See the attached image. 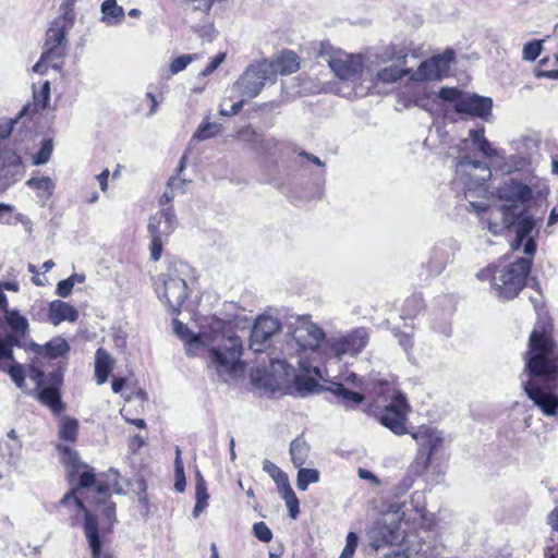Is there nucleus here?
<instances>
[{
	"instance_id": "nucleus-39",
	"label": "nucleus",
	"mask_w": 558,
	"mask_h": 558,
	"mask_svg": "<svg viewBox=\"0 0 558 558\" xmlns=\"http://www.w3.org/2000/svg\"><path fill=\"white\" fill-rule=\"evenodd\" d=\"M410 72L408 69H401L399 65L392 64L378 71L376 77L379 82L390 84L410 74Z\"/></svg>"
},
{
	"instance_id": "nucleus-3",
	"label": "nucleus",
	"mask_w": 558,
	"mask_h": 558,
	"mask_svg": "<svg viewBox=\"0 0 558 558\" xmlns=\"http://www.w3.org/2000/svg\"><path fill=\"white\" fill-rule=\"evenodd\" d=\"M119 480L120 474L112 469L99 478H96L92 470H86L80 475L78 485L66 493L59 501V505L72 507L73 510L82 512L84 525L87 518H92L98 529L97 520L87 509L85 501L95 504L97 510L111 523L116 521V505L110 500L111 493H123Z\"/></svg>"
},
{
	"instance_id": "nucleus-2",
	"label": "nucleus",
	"mask_w": 558,
	"mask_h": 558,
	"mask_svg": "<svg viewBox=\"0 0 558 558\" xmlns=\"http://www.w3.org/2000/svg\"><path fill=\"white\" fill-rule=\"evenodd\" d=\"M225 325V320L215 316L204 317L199 331L194 332L180 320H173V330L185 342L186 353L201 355L208 352L209 366L217 369L222 380H227L226 375L234 376L238 373L242 354V342L236 336L223 337L220 344L208 348L222 335Z\"/></svg>"
},
{
	"instance_id": "nucleus-32",
	"label": "nucleus",
	"mask_w": 558,
	"mask_h": 558,
	"mask_svg": "<svg viewBox=\"0 0 558 558\" xmlns=\"http://www.w3.org/2000/svg\"><path fill=\"white\" fill-rule=\"evenodd\" d=\"M102 21L108 25L121 23L124 17V10L117 3V0H105L101 3Z\"/></svg>"
},
{
	"instance_id": "nucleus-11",
	"label": "nucleus",
	"mask_w": 558,
	"mask_h": 558,
	"mask_svg": "<svg viewBox=\"0 0 558 558\" xmlns=\"http://www.w3.org/2000/svg\"><path fill=\"white\" fill-rule=\"evenodd\" d=\"M271 71V65L267 60L251 63L233 84L232 92L241 95L245 99L257 97L266 82L274 81Z\"/></svg>"
},
{
	"instance_id": "nucleus-4",
	"label": "nucleus",
	"mask_w": 558,
	"mask_h": 558,
	"mask_svg": "<svg viewBox=\"0 0 558 558\" xmlns=\"http://www.w3.org/2000/svg\"><path fill=\"white\" fill-rule=\"evenodd\" d=\"M532 258L521 257L506 267L487 266L481 269L476 277L481 281L490 283L492 292L500 300L515 298L525 286L526 277L530 274Z\"/></svg>"
},
{
	"instance_id": "nucleus-42",
	"label": "nucleus",
	"mask_w": 558,
	"mask_h": 558,
	"mask_svg": "<svg viewBox=\"0 0 558 558\" xmlns=\"http://www.w3.org/2000/svg\"><path fill=\"white\" fill-rule=\"evenodd\" d=\"M78 423L76 420L63 416L59 424L60 438L65 441H74L77 435Z\"/></svg>"
},
{
	"instance_id": "nucleus-20",
	"label": "nucleus",
	"mask_w": 558,
	"mask_h": 558,
	"mask_svg": "<svg viewBox=\"0 0 558 558\" xmlns=\"http://www.w3.org/2000/svg\"><path fill=\"white\" fill-rule=\"evenodd\" d=\"M456 175L465 185H482L490 179L492 172L483 161L463 156L456 165Z\"/></svg>"
},
{
	"instance_id": "nucleus-12",
	"label": "nucleus",
	"mask_w": 558,
	"mask_h": 558,
	"mask_svg": "<svg viewBox=\"0 0 558 558\" xmlns=\"http://www.w3.org/2000/svg\"><path fill=\"white\" fill-rule=\"evenodd\" d=\"M468 209L477 214H486L485 217H482L481 222L485 225L494 235H498L502 231L510 229L515 225L519 218V216L505 207L501 203L490 206L486 201H469Z\"/></svg>"
},
{
	"instance_id": "nucleus-13",
	"label": "nucleus",
	"mask_w": 558,
	"mask_h": 558,
	"mask_svg": "<svg viewBox=\"0 0 558 558\" xmlns=\"http://www.w3.org/2000/svg\"><path fill=\"white\" fill-rule=\"evenodd\" d=\"M177 226L173 207L169 206L157 211L149 221L148 231L151 238L150 258L158 260L165 241L172 234Z\"/></svg>"
},
{
	"instance_id": "nucleus-37",
	"label": "nucleus",
	"mask_w": 558,
	"mask_h": 558,
	"mask_svg": "<svg viewBox=\"0 0 558 558\" xmlns=\"http://www.w3.org/2000/svg\"><path fill=\"white\" fill-rule=\"evenodd\" d=\"M38 399L43 404L49 407L56 413L63 409L60 393L53 387H47L40 390L38 393Z\"/></svg>"
},
{
	"instance_id": "nucleus-18",
	"label": "nucleus",
	"mask_w": 558,
	"mask_h": 558,
	"mask_svg": "<svg viewBox=\"0 0 558 558\" xmlns=\"http://www.w3.org/2000/svg\"><path fill=\"white\" fill-rule=\"evenodd\" d=\"M515 223V239L511 243V248L517 251L522 246L524 254L532 258L536 251L535 236L538 231H535V227L537 219L534 216L525 215L524 213L518 218Z\"/></svg>"
},
{
	"instance_id": "nucleus-14",
	"label": "nucleus",
	"mask_w": 558,
	"mask_h": 558,
	"mask_svg": "<svg viewBox=\"0 0 558 558\" xmlns=\"http://www.w3.org/2000/svg\"><path fill=\"white\" fill-rule=\"evenodd\" d=\"M320 58L328 63L339 78L345 81L355 78L363 68L360 56L349 54L329 44L322 45Z\"/></svg>"
},
{
	"instance_id": "nucleus-44",
	"label": "nucleus",
	"mask_w": 558,
	"mask_h": 558,
	"mask_svg": "<svg viewBox=\"0 0 558 558\" xmlns=\"http://www.w3.org/2000/svg\"><path fill=\"white\" fill-rule=\"evenodd\" d=\"M239 137L242 141L251 143L255 148L266 150L270 141H265L253 129L244 128L239 132Z\"/></svg>"
},
{
	"instance_id": "nucleus-41",
	"label": "nucleus",
	"mask_w": 558,
	"mask_h": 558,
	"mask_svg": "<svg viewBox=\"0 0 558 558\" xmlns=\"http://www.w3.org/2000/svg\"><path fill=\"white\" fill-rule=\"evenodd\" d=\"M221 132V125L218 123H213L209 121L202 122L195 133L193 134L192 140L202 142L217 136Z\"/></svg>"
},
{
	"instance_id": "nucleus-58",
	"label": "nucleus",
	"mask_w": 558,
	"mask_h": 558,
	"mask_svg": "<svg viewBox=\"0 0 558 558\" xmlns=\"http://www.w3.org/2000/svg\"><path fill=\"white\" fill-rule=\"evenodd\" d=\"M15 122L16 120L10 118L0 119V143L11 135Z\"/></svg>"
},
{
	"instance_id": "nucleus-29",
	"label": "nucleus",
	"mask_w": 558,
	"mask_h": 558,
	"mask_svg": "<svg viewBox=\"0 0 558 558\" xmlns=\"http://www.w3.org/2000/svg\"><path fill=\"white\" fill-rule=\"evenodd\" d=\"M289 452L293 465L295 468H300L306 463L310 457L311 447L304 439L303 435H300L291 441Z\"/></svg>"
},
{
	"instance_id": "nucleus-36",
	"label": "nucleus",
	"mask_w": 558,
	"mask_h": 558,
	"mask_svg": "<svg viewBox=\"0 0 558 558\" xmlns=\"http://www.w3.org/2000/svg\"><path fill=\"white\" fill-rule=\"evenodd\" d=\"M331 391L345 407H353L363 401L364 397L361 393L347 389L342 384H336Z\"/></svg>"
},
{
	"instance_id": "nucleus-38",
	"label": "nucleus",
	"mask_w": 558,
	"mask_h": 558,
	"mask_svg": "<svg viewBox=\"0 0 558 558\" xmlns=\"http://www.w3.org/2000/svg\"><path fill=\"white\" fill-rule=\"evenodd\" d=\"M409 49L405 46L388 45L381 53L383 61H397L399 64H405Z\"/></svg>"
},
{
	"instance_id": "nucleus-63",
	"label": "nucleus",
	"mask_w": 558,
	"mask_h": 558,
	"mask_svg": "<svg viewBox=\"0 0 558 558\" xmlns=\"http://www.w3.org/2000/svg\"><path fill=\"white\" fill-rule=\"evenodd\" d=\"M476 147L486 157L499 156V153L492 147V144L486 138L481 140Z\"/></svg>"
},
{
	"instance_id": "nucleus-60",
	"label": "nucleus",
	"mask_w": 558,
	"mask_h": 558,
	"mask_svg": "<svg viewBox=\"0 0 558 558\" xmlns=\"http://www.w3.org/2000/svg\"><path fill=\"white\" fill-rule=\"evenodd\" d=\"M411 520L413 521V523L420 521L418 525L421 527H428L430 525V520L427 519V513L424 508L416 507L414 509V515L411 518Z\"/></svg>"
},
{
	"instance_id": "nucleus-49",
	"label": "nucleus",
	"mask_w": 558,
	"mask_h": 558,
	"mask_svg": "<svg viewBox=\"0 0 558 558\" xmlns=\"http://www.w3.org/2000/svg\"><path fill=\"white\" fill-rule=\"evenodd\" d=\"M53 143L51 140L44 141L39 151L34 156L33 162L36 166L45 165L51 157Z\"/></svg>"
},
{
	"instance_id": "nucleus-35",
	"label": "nucleus",
	"mask_w": 558,
	"mask_h": 558,
	"mask_svg": "<svg viewBox=\"0 0 558 558\" xmlns=\"http://www.w3.org/2000/svg\"><path fill=\"white\" fill-rule=\"evenodd\" d=\"M26 184L37 192V196L41 198H49L54 191L56 183L49 177L31 178Z\"/></svg>"
},
{
	"instance_id": "nucleus-22",
	"label": "nucleus",
	"mask_w": 558,
	"mask_h": 558,
	"mask_svg": "<svg viewBox=\"0 0 558 558\" xmlns=\"http://www.w3.org/2000/svg\"><path fill=\"white\" fill-rule=\"evenodd\" d=\"M280 329V324L272 316H259L253 326L251 332V348L256 351H263L264 343Z\"/></svg>"
},
{
	"instance_id": "nucleus-51",
	"label": "nucleus",
	"mask_w": 558,
	"mask_h": 558,
	"mask_svg": "<svg viewBox=\"0 0 558 558\" xmlns=\"http://www.w3.org/2000/svg\"><path fill=\"white\" fill-rule=\"evenodd\" d=\"M61 15L54 19L52 23L57 26H63V28L70 31L75 21L74 10L72 8H61Z\"/></svg>"
},
{
	"instance_id": "nucleus-54",
	"label": "nucleus",
	"mask_w": 558,
	"mask_h": 558,
	"mask_svg": "<svg viewBox=\"0 0 558 558\" xmlns=\"http://www.w3.org/2000/svg\"><path fill=\"white\" fill-rule=\"evenodd\" d=\"M253 532L256 538L264 543H268L272 538V532L265 522H257L253 525Z\"/></svg>"
},
{
	"instance_id": "nucleus-5",
	"label": "nucleus",
	"mask_w": 558,
	"mask_h": 558,
	"mask_svg": "<svg viewBox=\"0 0 558 558\" xmlns=\"http://www.w3.org/2000/svg\"><path fill=\"white\" fill-rule=\"evenodd\" d=\"M405 513L400 515L399 510L386 512L369 531V538L375 549L386 545H395L410 537L409 520H403Z\"/></svg>"
},
{
	"instance_id": "nucleus-10",
	"label": "nucleus",
	"mask_w": 558,
	"mask_h": 558,
	"mask_svg": "<svg viewBox=\"0 0 558 558\" xmlns=\"http://www.w3.org/2000/svg\"><path fill=\"white\" fill-rule=\"evenodd\" d=\"M70 31L63 26H57L51 22L47 31L44 52L39 61L33 66L36 73H43L48 65L52 69L60 70L66 53V35Z\"/></svg>"
},
{
	"instance_id": "nucleus-24",
	"label": "nucleus",
	"mask_w": 558,
	"mask_h": 558,
	"mask_svg": "<svg viewBox=\"0 0 558 558\" xmlns=\"http://www.w3.org/2000/svg\"><path fill=\"white\" fill-rule=\"evenodd\" d=\"M77 318L78 312L69 303L61 300L50 302L48 319L52 325L58 326L62 322L74 323Z\"/></svg>"
},
{
	"instance_id": "nucleus-6",
	"label": "nucleus",
	"mask_w": 558,
	"mask_h": 558,
	"mask_svg": "<svg viewBox=\"0 0 558 558\" xmlns=\"http://www.w3.org/2000/svg\"><path fill=\"white\" fill-rule=\"evenodd\" d=\"M380 393L384 395L387 403L376 412V418L396 435L407 434L409 404L405 397L389 385L385 386Z\"/></svg>"
},
{
	"instance_id": "nucleus-19",
	"label": "nucleus",
	"mask_w": 558,
	"mask_h": 558,
	"mask_svg": "<svg viewBox=\"0 0 558 558\" xmlns=\"http://www.w3.org/2000/svg\"><path fill=\"white\" fill-rule=\"evenodd\" d=\"M21 157L13 150L0 149V191L4 192L24 175Z\"/></svg>"
},
{
	"instance_id": "nucleus-46",
	"label": "nucleus",
	"mask_w": 558,
	"mask_h": 558,
	"mask_svg": "<svg viewBox=\"0 0 558 558\" xmlns=\"http://www.w3.org/2000/svg\"><path fill=\"white\" fill-rule=\"evenodd\" d=\"M23 216L15 214V207L11 204L0 203V223L1 225H14L22 221Z\"/></svg>"
},
{
	"instance_id": "nucleus-43",
	"label": "nucleus",
	"mask_w": 558,
	"mask_h": 558,
	"mask_svg": "<svg viewBox=\"0 0 558 558\" xmlns=\"http://www.w3.org/2000/svg\"><path fill=\"white\" fill-rule=\"evenodd\" d=\"M14 343H17V340L13 336H8L4 339L0 338V369L14 360L12 350Z\"/></svg>"
},
{
	"instance_id": "nucleus-33",
	"label": "nucleus",
	"mask_w": 558,
	"mask_h": 558,
	"mask_svg": "<svg viewBox=\"0 0 558 558\" xmlns=\"http://www.w3.org/2000/svg\"><path fill=\"white\" fill-rule=\"evenodd\" d=\"M195 498L196 504L193 509V517L197 518L208 506L209 495L207 493L206 482L199 471L196 472Z\"/></svg>"
},
{
	"instance_id": "nucleus-30",
	"label": "nucleus",
	"mask_w": 558,
	"mask_h": 558,
	"mask_svg": "<svg viewBox=\"0 0 558 558\" xmlns=\"http://www.w3.org/2000/svg\"><path fill=\"white\" fill-rule=\"evenodd\" d=\"M22 441L0 440V460L9 465H17L22 458Z\"/></svg>"
},
{
	"instance_id": "nucleus-57",
	"label": "nucleus",
	"mask_w": 558,
	"mask_h": 558,
	"mask_svg": "<svg viewBox=\"0 0 558 558\" xmlns=\"http://www.w3.org/2000/svg\"><path fill=\"white\" fill-rule=\"evenodd\" d=\"M245 102V98L243 97L242 99H240L239 101L232 104L229 109L227 108L226 106V101H223L221 105H220V114L221 116H225V117H232L236 113L240 112V110L242 109L243 105Z\"/></svg>"
},
{
	"instance_id": "nucleus-28",
	"label": "nucleus",
	"mask_w": 558,
	"mask_h": 558,
	"mask_svg": "<svg viewBox=\"0 0 558 558\" xmlns=\"http://www.w3.org/2000/svg\"><path fill=\"white\" fill-rule=\"evenodd\" d=\"M112 368V357L104 348H99L95 354V376L98 385L107 381Z\"/></svg>"
},
{
	"instance_id": "nucleus-16",
	"label": "nucleus",
	"mask_w": 558,
	"mask_h": 558,
	"mask_svg": "<svg viewBox=\"0 0 558 558\" xmlns=\"http://www.w3.org/2000/svg\"><path fill=\"white\" fill-rule=\"evenodd\" d=\"M293 342L305 353L314 352L325 339V332L307 317H296L290 324Z\"/></svg>"
},
{
	"instance_id": "nucleus-55",
	"label": "nucleus",
	"mask_w": 558,
	"mask_h": 558,
	"mask_svg": "<svg viewBox=\"0 0 558 558\" xmlns=\"http://www.w3.org/2000/svg\"><path fill=\"white\" fill-rule=\"evenodd\" d=\"M357 547V535L354 532H349L347 535V544L340 555V558H352Z\"/></svg>"
},
{
	"instance_id": "nucleus-64",
	"label": "nucleus",
	"mask_w": 558,
	"mask_h": 558,
	"mask_svg": "<svg viewBox=\"0 0 558 558\" xmlns=\"http://www.w3.org/2000/svg\"><path fill=\"white\" fill-rule=\"evenodd\" d=\"M185 180L181 179L178 174L172 175L168 181V189L172 191H184Z\"/></svg>"
},
{
	"instance_id": "nucleus-59",
	"label": "nucleus",
	"mask_w": 558,
	"mask_h": 558,
	"mask_svg": "<svg viewBox=\"0 0 558 558\" xmlns=\"http://www.w3.org/2000/svg\"><path fill=\"white\" fill-rule=\"evenodd\" d=\"M226 59L225 52H219L215 58L211 59V61L208 63V65L201 72L202 76H207L211 74Z\"/></svg>"
},
{
	"instance_id": "nucleus-8",
	"label": "nucleus",
	"mask_w": 558,
	"mask_h": 558,
	"mask_svg": "<svg viewBox=\"0 0 558 558\" xmlns=\"http://www.w3.org/2000/svg\"><path fill=\"white\" fill-rule=\"evenodd\" d=\"M536 179V177H531L527 182L515 178L505 179L498 187L500 203L520 217L526 211L527 205L533 198V187L536 186L534 183Z\"/></svg>"
},
{
	"instance_id": "nucleus-31",
	"label": "nucleus",
	"mask_w": 558,
	"mask_h": 558,
	"mask_svg": "<svg viewBox=\"0 0 558 558\" xmlns=\"http://www.w3.org/2000/svg\"><path fill=\"white\" fill-rule=\"evenodd\" d=\"M4 320L10 327V329L19 336H25L28 331V320L25 316H23L17 310L5 308L3 311Z\"/></svg>"
},
{
	"instance_id": "nucleus-53",
	"label": "nucleus",
	"mask_w": 558,
	"mask_h": 558,
	"mask_svg": "<svg viewBox=\"0 0 558 558\" xmlns=\"http://www.w3.org/2000/svg\"><path fill=\"white\" fill-rule=\"evenodd\" d=\"M49 99H50V83H49V81H46L43 84L40 92L34 93L35 107L44 110L48 106Z\"/></svg>"
},
{
	"instance_id": "nucleus-61",
	"label": "nucleus",
	"mask_w": 558,
	"mask_h": 558,
	"mask_svg": "<svg viewBox=\"0 0 558 558\" xmlns=\"http://www.w3.org/2000/svg\"><path fill=\"white\" fill-rule=\"evenodd\" d=\"M296 359H298L296 364H298L299 368H300L303 373H305V374H307V375H310V374H315V375H317V376L322 377V375H320V372H319V368H318V367L313 366V365H312L310 362H307V361H304L302 356H298Z\"/></svg>"
},
{
	"instance_id": "nucleus-62",
	"label": "nucleus",
	"mask_w": 558,
	"mask_h": 558,
	"mask_svg": "<svg viewBox=\"0 0 558 558\" xmlns=\"http://www.w3.org/2000/svg\"><path fill=\"white\" fill-rule=\"evenodd\" d=\"M73 282H71L68 278L64 280H61L57 284L56 293L61 298H66L71 294L73 289Z\"/></svg>"
},
{
	"instance_id": "nucleus-47",
	"label": "nucleus",
	"mask_w": 558,
	"mask_h": 558,
	"mask_svg": "<svg viewBox=\"0 0 558 558\" xmlns=\"http://www.w3.org/2000/svg\"><path fill=\"white\" fill-rule=\"evenodd\" d=\"M449 262L448 254L441 250L437 248L434 251L432 256V268L430 272L434 275H439L446 267L447 263Z\"/></svg>"
},
{
	"instance_id": "nucleus-27",
	"label": "nucleus",
	"mask_w": 558,
	"mask_h": 558,
	"mask_svg": "<svg viewBox=\"0 0 558 558\" xmlns=\"http://www.w3.org/2000/svg\"><path fill=\"white\" fill-rule=\"evenodd\" d=\"M85 536L87 538L93 558H112L109 550L102 548L96 523L92 518H87L86 520Z\"/></svg>"
},
{
	"instance_id": "nucleus-34",
	"label": "nucleus",
	"mask_w": 558,
	"mask_h": 558,
	"mask_svg": "<svg viewBox=\"0 0 558 558\" xmlns=\"http://www.w3.org/2000/svg\"><path fill=\"white\" fill-rule=\"evenodd\" d=\"M263 470L277 484V488L280 494L291 488L288 475L271 461L265 460L263 462Z\"/></svg>"
},
{
	"instance_id": "nucleus-40",
	"label": "nucleus",
	"mask_w": 558,
	"mask_h": 558,
	"mask_svg": "<svg viewBox=\"0 0 558 558\" xmlns=\"http://www.w3.org/2000/svg\"><path fill=\"white\" fill-rule=\"evenodd\" d=\"M296 486L300 490H306L310 484L319 482L320 474L316 469L298 468Z\"/></svg>"
},
{
	"instance_id": "nucleus-7",
	"label": "nucleus",
	"mask_w": 558,
	"mask_h": 558,
	"mask_svg": "<svg viewBox=\"0 0 558 558\" xmlns=\"http://www.w3.org/2000/svg\"><path fill=\"white\" fill-rule=\"evenodd\" d=\"M155 289L159 300L166 304L173 314L180 310L189 296L186 281L178 274V269H169L155 279Z\"/></svg>"
},
{
	"instance_id": "nucleus-21",
	"label": "nucleus",
	"mask_w": 558,
	"mask_h": 558,
	"mask_svg": "<svg viewBox=\"0 0 558 558\" xmlns=\"http://www.w3.org/2000/svg\"><path fill=\"white\" fill-rule=\"evenodd\" d=\"M493 101L488 97L478 95H463L458 99L454 109L458 113L468 114L471 117H478L487 120L492 113Z\"/></svg>"
},
{
	"instance_id": "nucleus-9",
	"label": "nucleus",
	"mask_w": 558,
	"mask_h": 558,
	"mask_svg": "<svg viewBox=\"0 0 558 558\" xmlns=\"http://www.w3.org/2000/svg\"><path fill=\"white\" fill-rule=\"evenodd\" d=\"M418 445V452L410 469L415 475L423 474L432 463L433 457L442 448L445 438L442 432L423 426L411 434Z\"/></svg>"
},
{
	"instance_id": "nucleus-23",
	"label": "nucleus",
	"mask_w": 558,
	"mask_h": 558,
	"mask_svg": "<svg viewBox=\"0 0 558 558\" xmlns=\"http://www.w3.org/2000/svg\"><path fill=\"white\" fill-rule=\"evenodd\" d=\"M405 107L416 106L424 110L432 111V104L437 98L430 93L425 84H415L409 90L402 93Z\"/></svg>"
},
{
	"instance_id": "nucleus-25",
	"label": "nucleus",
	"mask_w": 558,
	"mask_h": 558,
	"mask_svg": "<svg viewBox=\"0 0 558 558\" xmlns=\"http://www.w3.org/2000/svg\"><path fill=\"white\" fill-rule=\"evenodd\" d=\"M28 349L36 353L38 356L57 359L64 355L70 350V347L65 339L56 337L44 345L31 342L28 344Z\"/></svg>"
},
{
	"instance_id": "nucleus-50",
	"label": "nucleus",
	"mask_w": 558,
	"mask_h": 558,
	"mask_svg": "<svg viewBox=\"0 0 558 558\" xmlns=\"http://www.w3.org/2000/svg\"><path fill=\"white\" fill-rule=\"evenodd\" d=\"M197 59V54H182L172 60L169 66L171 74H178L179 72L186 69V66Z\"/></svg>"
},
{
	"instance_id": "nucleus-17",
	"label": "nucleus",
	"mask_w": 558,
	"mask_h": 558,
	"mask_svg": "<svg viewBox=\"0 0 558 558\" xmlns=\"http://www.w3.org/2000/svg\"><path fill=\"white\" fill-rule=\"evenodd\" d=\"M453 51L447 50L441 54L422 62L418 69L411 73V80L414 82H423L428 80H440L449 70V65L453 60Z\"/></svg>"
},
{
	"instance_id": "nucleus-48",
	"label": "nucleus",
	"mask_w": 558,
	"mask_h": 558,
	"mask_svg": "<svg viewBox=\"0 0 558 558\" xmlns=\"http://www.w3.org/2000/svg\"><path fill=\"white\" fill-rule=\"evenodd\" d=\"M281 497L286 501L287 508L289 510V514L292 519H296L300 512L299 509V499L296 495L294 494L292 488H289L281 493Z\"/></svg>"
},
{
	"instance_id": "nucleus-1",
	"label": "nucleus",
	"mask_w": 558,
	"mask_h": 558,
	"mask_svg": "<svg viewBox=\"0 0 558 558\" xmlns=\"http://www.w3.org/2000/svg\"><path fill=\"white\" fill-rule=\"evenodd\" d=\"M522 387L547 416L558 413V344L544 326L536 325L524 354Z\"/></svg>"
},
{
	"instance_id": "nucleus-52",
	"label": "nucleus",
	"mask_w": 558,
	"mask_h": 558,
	"mask_svg": "<svg viewBox=\"0 0 558 558\" xmlns=\"http://www.w3.org/2000/svg\"><path fill=\"white\" fill-rule=\"evenodd\" d=\"M542 52V41L532 40L523 46L522 57L524 60L534 61Z\"/></svg>"
},
{
	"instance_id": "nucleus-45",
	"label": "nucleus",
	"mask_w": 558,
	"mask_h": 558,
	"mask_svg": "<svg viewBox=\"0 0 558 558\" xmlns=\"http://www.w3.org/2000/svg\"><path fill=\"white\" fill-rule=\"evenodd\" d=\"M0 371L8 373L12 379V381L19 387H24V380H25V372L22 364L15 362L13 360L11 363H9L5 367L1 368Z\"/></svg>"
},
{
	"instance_id": "nucleus-15",
	"label": "nucleus",
	"mask_w": 558,
	"mask_h": 558,
	"mask_svg": "<svg viewBox=\"0 0 558 558\" xmlns=\"http://www.w3.org/2000/svg\"><path fill=\"white\" fill-rule=\"evenodd\" d=\"M368 342V333L364 328H356L347 335L331 337L325 343V353L328 357L341 360L344 355L359 354Z\"/></svg>"
},
{
	"instance_id": "nucleus-26",
	"label": "nucleus",
	"mask_w": 558,
	"mask_h": 558,
	"mask_svg": "<svg viewBox=\"0 0 558 558\" xmlns=\"http://www.w3.org/2000/svg\"><path fill=\"white\" fill-rule=\"evenodd\" d=\"M272 69V80L277 74L288 75L296 72L300 68L299 57L293 51L282 52L275 61L269 62Z\"/></svg>"
},
{
	"instance_id": "nucleus-56",
	"label": "nucleus",
	"mask_w": 558,
	"mask_h": 558,
	"mask_svg": "<svg viewBox=\"0 0 558 558\" xmlns=\"http://www.w3.org/2000/svg\"><path fill=\"white\" fill-rule=\"evenodd\" d=\"M437 97L442 100L454 101L456 105L458 99H461L463 97V94L457 87H442L439 90Z\"/></svg>"
}]
</instances>
